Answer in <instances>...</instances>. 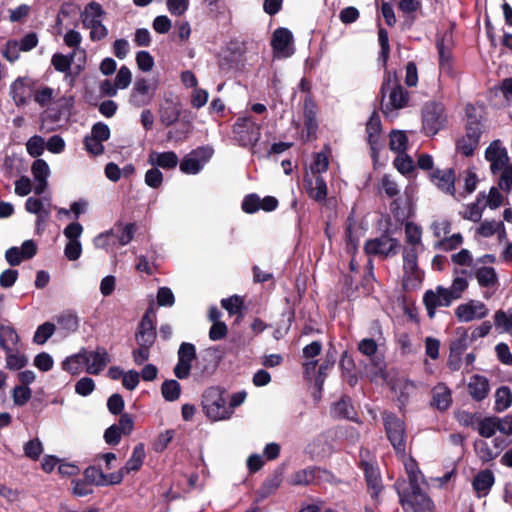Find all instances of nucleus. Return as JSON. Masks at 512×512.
Instances as JSON below:
<instances>
[{"label":"nucleus","mask_w":512,"mask_h":512,"mask_svg":"<svg viewBox=\"0 0 512 512\" xmlns=\"http://www.w3.org/2000/svg\"><path fill=\"white\" fill-rule=\"evenodd\" d=\"M485 158L490 162V168L493 174H497L508 166L509 157L506 148L501 145L499 140L493 141L485 152Z\"/></svg>","instance_id":"dca6fc26"},{"label":"nucleus","mask_w":512,"mask_h":512,"mask_svg":"<svg viewBox=\"0 0 512 512\" xmlns=\"http://www.w3.org/2000/svg\"><path fill=\"white\" fill-rule=\"evenodd\" d=\"M95 389V382L90 377H83L75 384V392L80 396H88Z\"/></svg>","instance_id":"69168bd1"},{"label":"nucleus","mask_w":512,"mask_h":512,"mask_svg":"<svg viewBox=\"0 0 512 512\" xmlns=\"http://www.w3.org/2000/svg\"><path fill=\"white\" fill-rule=\"evenodd\" d=\"M132 81V73L127 66H121L118 70L114 82L118 89L124 90L129 87Z\"/></svg>","instance_id":"052dcab7"},{"label":"nucleus","mask_w":512,"mask_h":512,"mask_svg":"<svg viewBox=\"0 0 512 512\" xmlns=\"http://www.w3.org/2000/svg\"><path fill=\"white\" fill-rule=\"evenodd\" d=\"M304 127L306 140L316 137L318 122L316 119V106L311 99H306L304 103Z\"/></svg>","instance_id":"cd10ccee"},{"label":"nucleus","mask_w":512,"mask_h":512,"mask_svg":"<svg viewBox=\"0 0 512 512\" xmlns=\"http://www.w3.org/2000/svg\"><path fill=\"white\" fill-rule=\"evenodd\" d=\"M475 277L478 284L484 288L495 289L498 284V275L493 267H481L476 270Z\"/></svg>","instance_id":"f704fd0d"},{"label":"nucleus","mask_w":512,"mask_h":512,"mask_svg":"<svg viewBox=\"0 0 512 512\" xmlns=\"http://www.w3.org/2000/svg\"><path fill=\"white\" fill-rule=\"evenodd\" d=\"M431 182L437 186L441 191L454 195L455 192V173L452 169H436L429 173Z\"/></svg>","instance_id":"4be33fe9"},{"label":"nucleus","mask_w":512,"mask_h":512,"mask_svg":"<svg viewBox=\"0 0 512 512\" xmlns=\"http://www.w3.org/2000/svg\"><path fill=\"white\" fill-rule=\"evenodd\" d=\"M293 35L287 28H277L271 39V46L276 58H288L294 54Z\"/></svg>","instance_id":"f8f14e48"},{"label":"nucleus","mask_w":512,"mask_h":512,"mask_svg":"<svg viewBox=\"0 0 512 512\" xmlns=\"http://www.w3.org/2000/svg\"><path fill=\"white\" fill-rule=\"evenodd\" d=\"M196 347L189 342H183L179 346L178 361L174 367V374L178 379H186L190 375L193 361L196 359Z\"/></svg>","instance_id":"9b49d317"},{"label":"nucleus","mask_w":512,"mask_h":512,"mask_svg":"<svg viewBox=\"0 0 512 512\" xmlns=\"http://www.w3.org/2000/svg\"><path fill=\"white\" fill-rule=\"evenodd\" d=\"M360 468L364 472L368 491L371 497L377 500L383 489V484L377 461L370 455L368 450H361L360 452Z\"/></svg>","instance_id":"0eeeda50"},{"label":"nucleus","mask_w":512,"mask_h":512,"mask_svg":"<svg viewBox=\"0 0 512 512\" xmlns=\"http://www.w3.org/2000/svg\"><path fill=\"white\" fill-rule=\"evenodd\" d=\"M396 247L397 241L395 239L382 236L367 241L364 249L368 255L387 257L391 254H395Z\"/></svg>","instance_id":"6ab92c4d"},{"label":"nucleus","mask_w":512,"mask_h":512,"mask_svg":"<svg viewBox=\"0 0 512 512\" xmlns=\"http://www.w3.org/2000/svg\"><path fill=\"white\" fill-rule=\"evenodd\" d=\"M366 131L368 134V142L371 146L373 154L379 150V138L381 132V121L377 113H373L367 122Z\"/></svg>","instance_id":"473e14b6"},{"label":"nucleus","mask_w":512,"mask_h":512,"mask_svg":"<svg viewBox=\"0 0 512 512\" xmlns=\"http://www.w3.org/2000/svg\"><path fill=\"white\" fill-rule=\"evenodd\" d=\"M105 11L97 2H90L80 13V21L83 28L89 29V37L93 42L101 41L108 36V29L103 24Z\"/></svg>","instance_id":"39448f33"},{"label":"nucleus","mask_w":512,"mask_h":512,"mask_svg":"<svg viewBox=\"0 0 512 512\" xmlns=\"http://www.w3.org/2000/svg\"><path fill=\"white\" fill-rule=\"evenodd\" d=\"M512 404V392L509 387L502 386L495 393V411L503 412Z\"/></svg>","instance_id":"a18cd8bd"},{"label":"nucleus","mask_w":512,"mask_h":512,"mask_svg":"<svg viewBox=\"0 0 512 512\" xmlns=\"http://www.w3.org/2000/svg\"><path fill=\"white\" fill-rule=\"evenodd\" d=\"M55 325L50 322H45L40 325L34 334L33 341L38 345H43L54 334Z\"/></svg>","instance_id":"09e8293b"},{"label":"nucleus","mask_w":512,"mask_h":512,"mask_svg":"<svg viewBox=\"0 0 512 512\" xmlns=\"http://www.w3.org/2000/svg\"><path fill=\"white\" fill-rule=\"evenodd\" d=\"M498 431L496 417H488L480 421L478 432L481 436L489 438Z\"/></svg>","instance_id":"4d7b16f0"},{"label":"nucleus","mask_w":512,"mask_h":512,"mask_svg":"<svg viewBox=\"0 0 512 512\" xmlns=\"http://www.w3.org/2000/svg\"><path fill=\"white\" fill-rule=\"evenodd\" d=\"M488 312L489 310L483 302L470 300L460 304L455 310V315L460 322H471L483 319L488 315Z\"/></svg>","instance_id":"2eb2a0df"},{"label":"nucleus","mask_w":512,"mask_h":512,"mask_svg":"<svg viewBox=\"0 0 512 512\" xmlns=\"http://www.w3.org/2000/svg\"><path fill=\"white\" fill-rule=\"evenodd\" d=\"M78 58V56L70 53L69 55H64L62 53H55L52 56L51 64L55 68L56 71L65 73L66 75L70 74L71 65L74 62V59Z\"/></svg>","instance_id":"79ce46f5"},{"label":"nucleus","mask_w":512,"mask_h":512,"mask_svg":"<svg viewBox=\"0 0 512 512\" xmlns=\"http://www.w3.org/2000/svg\"><path fill=\"white\" fill-rule=\"evenodd\" d=\"M32 81L28 77H18L9 88V94L16 106H23L28 103L31 95Z\"/></svg>","instance_id":"aec40b11"},{"label":"nucleus","mask_w":512,"mask_h":512,"mask_svg":"<svg viewBox=\"0 0 512 512\" xmlns=\"http://www.w3.org/2000/svg\"><path fill=\"white\" fill-rule=\"evenodd\" d=\"M37 253V247L33 240H26L21 247H11L5 252V259L11 266H17L22 261L31 259Z\"/></svg>","instance_id":"f3484780"},{"label":"nucleus","mask_w":512,"mask_h":512,"mask_svg":"<svg viewBox=\"0 0 512 512\" xmlns=\"http://www.w3.org/2000/svg\"><path fill=\"white\" fill-rule=\"evenodd\" d=\"M94 245L97 248L104 249L110 253H114L116 248L120 247L117 238H115L113 228L96 236L94 239Z\"/></svg>","instance_id":"58836bf2"},{"label":"nucleus","mask_w":512,"mask_h":512,"mask_svg":"<svg viewBox=\"0 0 512 512\" xmlns=\"http://www.w3.org/2000/svg\"><path fill=\"white\" fill-rule=\"evenodd\" d=\"M145 184L151 188H159L163 182L162 172L154 166L145 173Z\"/></svg>","instance_id":"680f3d73"},{"label":"nucleus","mask_w":512,"mask_h":512,"mask_svg":"<svg viewBox=\"0 0 512 512\" xmlns=\"http://www.w3.org/2000/svg\"><path fill=\"white\" fill-rule=\"evenodd\" d=\"M31 389L27 386H16L13 389L12 397L16 405L22 406L26 404L31 398Z\"/></svg>","instance_id":"0e129e2a"},{"label":"nucleus","mask_w":512,"mask_h":512,"mask_svg":"<svg viewBox=\"0 0 512 512\" xmlns=\"http://www.w3.org/2000/svg\"><path fill=\"white\" fill-rule=\"evenodd\" d=\"M213 155V149L210 147H199L186 156L180 162V170L185 174H197Z\"/></svg>","instance_id":"9d476101"},{"label":"nucleus","mask_w":512,"mask_h":512,"mask_svg":"<svg viewBox=\"0 0 512 512\" xmlns=\"http://www.w3.org/2000/svg\"><path fill=\"white\" fill-rule=\"evenodd\" d=\"M85 357V371L88 374L98 375L111 362V357L104 347L98 346L93 351L83 349Z\"/></svg>","instance_id":"4468645a"},{"label":"nucleus","mask_w":512,"mask_h":512,"mask_svg":"<svg viewBox=\"0 0 512 512\" xmlns=\"http://www.w3.org/2000/svg\"><path fill=\"white\" fill-rule=\"evenodd\" d=\"M24 454L32 460H38L43 452V445L39 439L29 440L24 444Z\"/></svg>","instance_id":"5fc2aeb1"},{"label":"nucleus","mask_w":512,"mask_h":512,"mask_svg":"<svg viewBox=\"0 0 512 512\" xmlns=\"http://www.w3.org/2000/svg\"><path fill=\"white\" fill-rule=\"evenodd\" d=\"M161 393L166 401H175L181 393V386L176 380H166L161 385Z\"/></svg>","instance_id":"de8ad7c7"},{"label":"nucleus","mask_w":512,"mask_h":512,"mask_svg":"<svg viewBox=\"0 0 512 512\" xmlns=\"http://www.w3.org/2000/svg\"><path fill=\"white\" fill-rule=\"evenodd\" d=\"M494 482V473L489 469H485L476 474L472 482V486L478 497H484L489 493Z\"/></svg>","instance_id":"c756f323"},{"label":"nucleus","mask_w":512,"mask_h":512,"mask_svg":"<svg viewBox=\"0 0 512 512\" xmlns=\"http://www.w3.org/2000/svg\"><path fill=\"white\" fill-rule=\"evenodd\" d=\"M329 167V156L325 152L315 154L314 159L310 165L311 173L316 176L326 172Z\"/></svg>","instance_id":"8fccbe9b"},{"label":"nucleus","mask_w":512,"mask_h":512,"mask_svg":"<svg viewBox=\"0 0 512 512\" xmlns=\"http://www.w3.org/2000/svg\"><path fill=\"white\" fill-rule=\"evenodd\" d=\"M490 387L488 380L480 375H474L468 383V391L471 397L477 401L487 397Z\"/></svg>","instance_id":"2f4dec72"},{"label":"nucleus","mask_w":512,"mask_h":512,"mask_svg":"<svg viewBox=\"0 0 512 512\" xmlns=\"http://www.w3.org/2000/svg\"><path fill=\"white\" fill-rule=\"evenodd\" d=\"M28 154L34 158L39 157L45 150V140L39 135L30 137L26 143Z\"/></svg>","instance_id":"3c124183"},{"label":"nucleus","mask_w":512,"mask_h":512,"mask_svg":"<svg viewBox=\"0 0 512 512\" xmlns=\"http://www.w3.org/2000/svg\"><path fill=\"white\" fill-rule=\"evenodd\" d=\"M494 325L501 333L512 335V313L498 310L494 314Z\"/></svg>","instance_id":"49530a36"},{"label":"nucleus","mask_w":512,"mask_h":512,"mask_svg":"<svg viewBox=\"0 0 512 512\" xmlns=\"http://www.w3.org/2000/svg\"><path fill=\"white\" fill-rule=\"evenodd\" d=\"M203 411L211 421H221L232 416L231 407L227 404V393L219 387H209L203 394Z\"/></svg>","instance_id":"20e7f679"},{"label":"nucleus","mask_w":512,"mask_h":512,"mask_svg":"<svg viewBox=\"0 0 512 512\" xmlns=\"http://www.w3.org/2000/svg\"><path fill=\"white\" fill-rule=\"evenodd\" d=\"M144 459L145 448L144 445L140 443L134 447L130 458L127 460L125 466L121 468L119 473L114 476L112 483H119L125 474L138 471L141 468Z\"/></svg>","instance_id":"412c9836"},{"label":"nucleus","mask_w":512,"mask_h":512,"mask_svg":"<svg viewBox=\"0 0 512 512\" xmlns=\"http://www.w3.org/2000/svg\"><path fill=\"white\" fill-rule=\"evenodd\" d=\"M19 336L10 326L0 327V346L5 352H12L17 349Z\"/></svg>","instance_id":"c9c22d12"},{"label":"nucleus","mask_w":512,"mask_h":512,"mask_svg":"<svg viewBox=\"0 0 512 512\" xmlns=\"http://www.w3.org/2000/svg\"><path fill=\"white\" fill-rule=\"evenodd\" d=\"M479 137V129L469 127L466 134L457 141V151L465 156L472 155L478 146Z\"/></svg>","instance_id":"bb28decb"},{"label":"nucleus","mask_w":512,"mask_h":512,"mask_svg":"<svg viewBox=\"0 0 512 512\" xmlns=\"http://www.w3.org/2000/svg\"><path fill=\"white\" fill-rule=\"evenodd\" d=\"M502 223L492 220V221H484L480 224L477 229V233L482 237H491L493 236L501 227Z\"/></svg>","instance_id":"774afa93"},{"label":"nucleus","mask_w":512,"mask_h":512,"mask_svg":"<svg viewBox=\"0 0 512 512\" xmlns=\"http://www.w3.org/2000/svg\"><path fill=\"white\" fill-rule=\"evenodd\" d=\"M147 161L152 166L169 170L175 168L178 165L179 159L177 154L173 151H152L149 154Z\"/></svg>","instance_id":"393cba45"},{"label":"nucleus","mask_w":512,"mask_h":512,"mask_svg":"<svg viewBox=\"0 0 512 512\" xmlns=\"http://www.w3.org/2000/svg\"><path fill=\"white\" fill-rule=\"evenodd\" d=\"M38 38L35 33H29L22 37L20 41H8L3 56L13 62L18 59L19 51H30L36 47Z\"/></svg>","instance_id":"a211bd4d"},{"label":"nucleus","mask_w":512,"mask_h":512,"mask_svg":"<svg viewBox=\"0 0 512 512\" xmlns=\"http://www.w3.org/2000/svg\"><path fill=\"white\" fill-rule=\"evenodd\" d=\"M452 403L450 389L444 384H438L432 390L431 404L439 410H446Z\"/></svg>","instance_id":"72a5a7b5"},{"label":"nucleus","mask_w":512,"mask_h":512,"mask_svg":"<svg viewBox=\"0 0 512 512\" xmlns=\"http://www.w3.org/2000/svg\"><path fill=\"white\" fill-rule=\"evenodd\" d=\"M405 233L409 244L403 252L404 275L402 288L405 295H403L399 300L403 311V321L407 319L408 321L413 322L415 320V309L408 297V294L413 292L416 287V225L412 222H408L405 226Z\"/></svg>","instance_id":"f03ea898"},{"label":"nucleus","mask_w":512,"mask_h":512,"mask_svg":"<svg viewBox=\"0 0 512 512\" xmlns=\"http://www.w3.org/2000/svg\"><path fill=\"white\" fill-rule=\"evenodd\" d=\"M27 364V358L18 352H6V366L11 370H19Z\"/></svg>","instance_id":"13d9d810"},{"label":"nucleus","mask_w":512,"mask_h":512,"mask_svg":"<svg viewBox=\"0 0 512 512\" xmlns=\"http://www.w3.org/2000/svg\"><path fill=\"white\" fill-rule=\"evenodd\" d=\"M157 87L156 81L137 78L130 92V104L138 108L149 105L154 99Z\"/></svg>","instance_id":"1a4fd4ad"},{"label":"nucleus","mask_w":512,"mask_h":512,"mask_svg":"<svg viewBox=\"0 0 512 512\" xmlns=\"http://www.w3.org/2000/svg\"><path fill=\"white\" fill-rule=\"evenodd\" d=\"M468 282L466 278L457 276L452 282L450 289L445 288L444 300L446 303H451L453 300L460 298L461 293L467 288Z\"/></svg>","instance_id":"37998d69"},{"label":"nucleus","mask_w":512,"mask_h":512,"mask_svg":"<svg viewBox=\"0 0 512 512\" xmlns=\"http://www.w3.org/2000/svg\"><path fill=\"white\" fill-rule=\"evenodd\" d=\"M233 139L244 148H254L261 138V125L252 116L238 117L232 127Z\"/></svg>","instance_id":"423d86ee"},{"label":"nucleus","mask_w":512,"mask_h":512,"mask_svg":"<svg viewBox=\"0 0 512 512\" xmlns=\"http://www.w3.org/2000/svg\"><path fill=\"white\" fill-rule=\"evenodd\" d=\"M394 166L401 174H406L413 171L414 163L412 158L404 152L397 154Z\"/></svg>","instance_id":"6e6d98bb"},{"label":"nucleus","mask_w":512,"mask_h":512,"mask_svg":"<svg viewBox=\"0 0 512 512\" xmlns=\"http://www.w3.org/2000/svg\"><path fill=\"white\" fill-rule=\"evenodd\" d=\"M384 426L387 437L397 454L401 456L408 477L398 479L395 487L399 502L404 512H416V462L412 457H405V430L402 420L391 413H384Z\"/></svg>","instance_id":"f257e3e1"},{"label":"nucleus","mask_w":512,"mask_h":512,"mask_svg":"<svg viewBox=\"0 0 512 512\" xmlns=\"http://www.w3.org/2000/svg\"><path fill=\"white\" fill-rule=\"evenodd\" d=\"M451 43L452 34L451 31H445L441 40L437 41V48L439 52L440 69L449 73L451 71Z\"/></svg>","instance_id":"b1692460"},{"label":"nucleus","mask_w":512,"mask_h":512,"mask_svg":"<svg viewBox=\"0 0 512 512\" xmlns=\"http://www.w3.org/2000/svg\"><path fill=\"white\" fill-rule=\"evenodd\" d=\"M31 173L35 181V193H43L47 186V179L50 176L48 163L43 159H36L31 165Z\"/></svg>","instance_id":"5701e85b"},{"label":"nucleus","mask_w":512,"mask_h":512,"mask_svg":"<svg viewBox=\"0 0 512 512\" xmlns=\"http://www.w3.org/2000/svg\"><path fill=\"white\" fill-rule=\"evenodd\" d=\"M136 63L141 71L149 72L154 66V58L148 51L142 50L136 54Z\"/></svg>","instance_id":"e2e57ef3"},{"label":"nucleus","mask_w":512,"mask_h":512,"mask_svg":"<svg viewBox=\"0 0 512 512\" xmlns=\"http://www.w3.org/2000/svg\"><path fill=\"white\" fill-rule=\"evenodd\" d=\"M446 121L443 106L440 103L427 104L422 112V131L428 135H435Z\"/></svg>","instance_id":"6e6552de"},{"label":"nucleus","mask_w":512,"mask_h":512,"mask_svg":"<svg viewBox=\"0 0 512 512\" xmlns=\"http://www.w3.org/2000/svg\"><path fill=\"white\" fill-rule=\"evenodd\" d=\"M305 182L306 190L310 198L319 202H322L326 199L327 185L321 175L314 176V179L310 178L309 175H306Z\"/></svg>","instance_id":"a878e982"},{"label":"nucleus","mask_w":512,"mask_h":512,"mask_svg":"<svg viewBox=\"0 0 512 512\" xmlns=\"http://www.w3.org/2000/svg\"><path fill=\"white\" fill-rule=\"evenodd\" d=\"M58 325L67 331H76L79 326V320L76 314L72 312H64L57 317Z\"/></svg>","instance_id":"603ef678"},{"label":"nucleus","mask_w":512,"mask_h":512,"mask_svg":"<svg viewBox=\"0 0 512 512\" xmlns=\"http://www.w3.org/2000/svg\"><path fill=\"white\" fill-rule=\"evenodd\" d=\"M445 288L438 286L435 291L429 290L424 294L423 302L427 309L428 316L433 318L435 309L440 306H449L451 303H446L444 300Z\"/></svg>","instance_id":"c85d7f7f"},{"label":"nucleus","mask_w":512,"mask_h":512,"mask_svg":"<svg viewBox=\"0 0 512 512\" xmlns=\"http://www.w3.org/2000/svg\"><path fill=\"white\" fill-rule=\"evenodd\" d=\"M331 413L334 417L338 418H351L353 414V407L348 399H341L334 404Z\"/></svg>","instance_id":"864d4df0"},{"label":"nucleus","mask_w":512,"mask_h":512,"mask_svg":"<svg viewBox=\"0 0 512 512\" xmlns=\"http://www.w3.org/2000/svg\"><path fill=\"white\" fill-rule=\"evenodd\" d=\"M85 367V357L83 349L76 354L68 356L62 362V369L72 375L80 374Z\"/></svg>","instance_id":"e433bc0d"},{"label":"nucleus","mask_w":512,"mask_h":512,"mask_svg":"<svg viewBox=\"0 0 512 512\" xmlns=\"http://www.w3.org/2000/svg\"><path fill=\"white\" fill-rule=\"evenodd\" d=\"M63 41L67 47L73 49L71 53L78 56V61L85 64L86 50L80 46L82 42L81 33L74 29H70L64 34Z\"/></svg>","instance_id":"7c9ffc66"},{"label":"nucleus","mask_w":512,"mask_h":512,"mask_svg":"<svg viewBox=\"0 0 512 512\" xmlns=\"http://www.w3.org/2000/svg\"><path fill=\"white\" fill-rule=\"evenodd\" d=\"M389 138V147L393 152L397 154L406 152L408 137L404 131L392 130Z\"/></svg>","instance_id":"c03bdc74"},{"label":"nucleus","mask_w":512,"mask_h":512,"mask_svg":"<svg viewBox=\"0 0 512 512\" xmlns=\"http://www.w3.org/2000/svg\"><path fill=\"white\" fill-rule=\"evenodd\" d=\"M322 471L319 469H303L293 473L289 478V483L294 486H305L311 484L317 475Z\"/></svg>","instance_id":"ea45409f"},{"label":"nucleus","mask_w":512,"mask_h":512,"mask_svg":"<svg viewBox=\"0 0 512 512\" xmlns=\"http://www.w3.org/2000/svg\"><path fill=\"white\" fill-rule=\"evenodd\" d=\"M154 318L155 312L152 308L143 315L135 335L138 346H153L157 336Z\"/></svg>","instance_id":"ddd939ff"},{"label":"nucleus","mask_w":512,"mask_h":512,"mask_svg":"<svg viewBox=\"0 0 512 512\" xmlns=\"http://www.w3.org/2000/svg\"><path fill=\"white\" fill-rule=\"evenodd\" d=\"M396 343L402 354H409L412 352V337L407 332L397 329Z\"/></svg>","instance_id":"bf43d9fd"},{"label":"nucleus","mask_w":512,"mask_h":512,"mask_svg":"<svg viewBox=\"0 0 512 512\" xmlns=\"http://www.w3.org/2000/svg\"><path fill=\"white\" fill-rule=\"evenodd\" d=\"M221 305L225 310H227V312L230 315H233V314L238 313L241 310V308L243 306V300L240 296L233 295L229 298L222 299Z\"/></svg>","instance_id":"338daca9"},{"label":"nucleus","mask_w":512,"mask_h":512,"mask_svg":"<svg viewBox=\"0 0 512 512\" xmlns=\"http://www.w3.org/2000/svg\"><path fill=\"white\" fill-rule=\"evenodd\" d=\"M380 94L381 110L387 117H394V111L404 108L408 103V94L398 84L395 73L386 72Z\"/></svg>","instance_id":"7ed1b4c3"},{"label":"nucleus","mask_w":512,"mask_h":512,"mask_svg":"<svg viewBox=\"0 0 512 512\" xmlns=\"http://www.w3.org/2000/svg\"><path fill=\"white\" fill-rule=\"evenodd\" d=\"M496 449H491L487 442L478 441L475 443V450L482 462H489L496 458L501 449L498 439L494 440Z\"/></svg>","instance_id":"a19ab883"},{"label":"nucleus","mask_w":512,"mask_h":512,"mask_svg":"<svg viewBox=\"0 0 512 512\" xmlns=\"http://www.w3.org/2000/svg\"><path fill=\"white\" fill-rule=\"evenodd\" d=\"M115 238H117L119 246H125L134 237L136 232V225L134 223H116L113 227Z\"/></svg>","instance_id":"4c0bfd02"}]
</instances>
